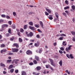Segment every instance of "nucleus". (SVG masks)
Segmentation results:
<instances>
[{
	"label": "nucleus",
	"mask_w": 75,
	"mask_h": 75,
	"mask_svg": "<svg viewBox=\"0 0 75 75\" xmlns=\"http://www.w3.org/2000/svg\"><path fill=\"white\" fill-rule=\"evenodd\" d=\"M70 58H71V59H73V58H74V57L72 56V54H70Z\"/></svg>",
	"instance_id": "obj_28"
},
{
	"label": "nucleus",
	"mask_w": 75,
	"mask_h": 75,
	"mask_svg": "<svg viewBox=\"0 0 75 75\" xmlns=\"http://www.w3.org/2000/svg\"><path fill=\"white\" fill-rule=\"evenodd\" d=\"M8 23L10 25H11V21H9L8 22Z\"/></svg>",
	"instance_id": "obj_36"
},
{
	"label": "nucleus",
	"mask_w": 75,
	"mask_h": 75,
	"mask_svg": "<svg viewBox=\"0 0 75 75\" xmlns=\"http://www.w3.org/2000/svg\"><path fill=\"white\" fill-rule=\"evenodd\" d=\"M60 50H62V51H64V47H62L60 48Z\"/></svg>",
	"instance_id": "obj_50"
},
{
	"label": "nucleus",
	"mask_w": 75,
	"mask_h": 75,
	"mask_svg": "<svg viewBox=\"0 0 75 75\" xmlns=\"http://www.w3.org/2000/svg\"><path fill=\"white\" fill-rule=\"evenodd\" d=\"M59 52L60 54H62L63 52L61 50H59Z\"/></svg>",
	"instance_id": "obj_57"
},
{
	"label": "nucleus",
	"mask_w": 75,
	"mask_h": 75,
	"mask_svg": "<svg viewBox=\"0 0 75 75\" xmlns=\"http://www.w3.org/2000/svg\"><path fill=\"white\" fill-rule=\"evenodd\" d=\"M36 37L38 38H40V36L39 35H38L36 36Z\"/></svg>",
	"instance_id": "obj_49"
},
{
	"label": "nucleus",
	"mask_w": 75,
	"mask_h": 75,
	"mask_svg": "<svg viewBox=\"0 0 75 75\" xmlns=\"http://www.w3.org/2000/svg\"><path fill=\"white\" fill-rule=\"evenodd\" d=\"M6 37H9L10 36V34L9 33H7L6 34Z\"/></svg>",
	"instance_id": "obj_48"
},
{
	"label": "nucleus",
	"mask_w": 75,
	"mask_h": 75,
	"mask_svg": "<svg viewBox=\"0 0 75 75\" xmlns=\"http://www.w3.org/2000/svg\"><path fill=\"white\" fill-rule=\"evenodd\" d=\"M40 24L41 27H42V28H43V23H42V21H40Z\"/></svg>",
	"instance_id": "obj_10"
},
{
	"label": "nucleus",
	"mask_w": 75,
	"mask_h": 75,
	"mask_svg": "<svg viewBox=\"0 0 75 75\" xmlns=\"http://www.w3.org/2000/svg\"><path fill=\"white\" fill-rule=\"evenodd\" d=\"M29 28L32 30H35V28L34 27H32L31 26H29Z\"/></svg>",
	"instance_id": "obj_7"
},
{
	"label": "nucleus",
	"mask_w": 75,
	"mask_h": 75,
	"mask_svg": "<svg viewBox=\"0 0 75 75\" xmlns=\"http://www.w3.org/2000/svg\"><path fill=\"white\" fill-rule=\"evenodd\" d=\"M59 64L61 66L62 65V61L61 60L59 62Z\"/></svg>",
	"instance_id": "obj_16"
},
{
	"label": "nucleus",
	"mask_w": 75,
	"mask_h": 75,
	"mask_svg": "<svg viewBox=\"0 0 75 75\" xmlns=\"http://www.w3.org/2000/svg\"><path fill=\"white\" fill-rule=\"evenodd\" d=\"M23 31H24V30L22 28H21L20 29V32L21 33H23Z\"/></svg>",
	"instance_id": "obj_39"
},
{
	"label": "nucleus",
	"mask_w": 75,
	"mask_h": 75,
	"mask_svg": "<svg viewBox=\"0 0 75 75\" xmlns=\"http://www.w3.org/2000/svg\"><path fill=\"white\" fill-rule=\"evenodd\" d=\"M7 51V50L6 49H3L1 51V53H3V52H5Z\"/></svg>",
	"instance_id": "obj_9"
},
{
	"label": "nucleus",
	"mask_w": 75,
	"mask_h": 75,
	"mask_svg": "<svg viewBox=\"0 0 75 75\" xmlns=\"http://www.w3.org/2000/svg\"><path fill=\"white\" fill-rule=\"evenodd\" d=\"M39 53H40V54H41V52H42V50H39Z\"/></svg>",
	"instance_id": "obj_56"
},
{
	"label": "nucleus",
	"mask_w": 75,
	"mask_h": 75,
	"mask_svg": "<svg viewBox=\"0 0 75 75\" xmlns=\"http://www.w3.org/2000/svg\"><path fill=\"white\" fill-rule=\"evenodd\" d=\"M37 69V70L38 71H40L41 69V68L40 66H38L36 68Z\"/></svg>",
	"instance_id": "obj_8"
},
{
	"label": "nucleus",
	"mask_w": 75,
	"mask_h": 75,
	"mask_svg": "<svg viewBox=\"0 0 75 75\" xmlns=\"http://www.w3.org/2000/svg\"><path fill=\"white\" fill-rule=\"evenodd\" d=\"M72 47V46L70 45L68 47V48L67 47L66 48V51H67V52H69V50H71V47Z\"/></svg>",
	"instance_id": "obj_3"
},
{
	"label": "nucleus",
	"mask_w": 75,
	"mask_h": 75,
	"mask_svg": "<svg viewBox=\"0 0 75 75\" xmlns=\"http://www.w3.org/2000/svg\"><path fill=\"white\" fill-rule=\"evenodd\" d=\"M5 47V45L4 44H2L1 45V48H4Z\"/></svg>",
	"instance_id": "obj_23"
},
{
	"label": "nucleus",
	"mask_w": 75,
	"mask_h": 75,
	"mask_svg": "<svg viewBox=\"0 0 75 75\" xmlns=\"http://www.w3.org/2000/svg\"><path fill=\"white\" fill-rule=\"evenodd\" d=\"M72 40L73 41H75V38H73Z\"/></svg>",
	"instance_id": "obj_62"
},
{
	"label": "nucleus",
	"mask_w": 75,
	"mask_h": 75,
	"mask_svg": "<svg viewBox=\"0 0 75 75\" xmlns=\"http://www.w3.org/2000/svg\"><path fill=\"white\" fill-rule=\"evenodd\" d=\"M60 36L61 37H62V36H63V37H65L66 36V35L64 33H63L60 34Z\"/></svg>",
	"instance_id": "obj_17"
},
{
	"label": "nucleus",
	"mask_w": 75,
	"mask_h": 75,
	"mask_svg": "<svg viewBox=\"0 0 75 75\" xmlns=\"http://www.w3.org/2000/svg\"><path fill=\"white\" fill-rule=\"evenodd\" d=\"M2 22H3V20L2 19H1L0 20V23H2Z\"/></svg>",
	"instance_id": "obj_64"
},
{
	"label": "nucleus",
	"mask_w": 75,
	"mask_h": 75,
	"mask_svg": "<svg viewBox=\"0 0 75 75\" xmlns=\"http://www.w3.org/2000/svg\"><path fill=\"white\" fill-rule=\"evenodd\" d=\"M12 28H13V29H15V28H16V26L14 25H13Z\"/></svg>",
	"instance_id": "obj_46"
},
{
	"label": "nucleus",
	"mask_w": 75,
	"mask_h": 75,
	"mask_svg": "<svg viewBox=\"0 0 75 75\" xmlns=\"http://www.w3.org/2000/svg\"><path fill=\"white\" fill-rule=\"evenodd\" d=\"M22 75H26V72H25L24 71H22Z\"/></svg>",
	"instance_id": "obj_11"
},
{
	"label": "nucleus",
	"mask_w": 75,
	"mask_h": 75,
	"mask_svg": "<svg viewBox=\"0 0 75 75\" xmlns=\"http://www.w3.org/2000/svg\"><path fill=\"white\" fill-rule=\"evenodd\" d=\"M45 66L46 68H48V67H49V66L48 65H46Z\"/></svg>",
	"instance_id": "obj_63"
},
{
	"label": "nucleus",
	"mask_w": 75,
	"mask_h": 75,
	"mask_svg": "<svg viewBox=\"0 0 75 75\" xmlns=\"http://www.w3.org/2000/svg\"><path fill=\"white\" fill-rule=\"evenodd\" d=\"M27 25H24V29L25 30V29H26V28H27Z\"/></svg>",
	"instance_id": "obj_40"
},
{
	"label": "nucleus",
	"mask_w": 75,
	"mask_h": 75,
	"mask_svg": "<svg viewBox=\"0 0 75 75\" xmlns=\"http://www.w3.org/2000/svg\"><path fill=\"white\" fill-rule=\"evenodd\" d=\"M15 72L16 74H17L18 72V69L16 70H15Z\"/></svg>",
	"instance_id": "obj_35"
},
{
	"label": "nucleus",
	"mask_w": 75,
	"mask_h": 75,
	"mask_svg": "<svg viewBox=\"0 0 75 75\" xmlns=\"http://www.w3.org/2000/svg\"><path fill=\"white\" fill-rule=\"evenodd\" d=\"M8 55H13V54H14L13 53H12L10 52V53H8Z\"/></svg>",
	"instance_id": "obj_51"
},
{
	"label": "nucleus",
	"mask_w": 75,
	"mask_h": 75,
	"mask_svg": "<svg viewBox=\"0 0 75 75\" xmlns=\"http://www.w3.org/2000/svg\"><path fill=\"white\" fill-rule=\"evenodd\" d=\"M29 24L30 25H33V23L32 22H30L29 23Z\"/></svg>",
	"instance_id": "obj_22"
},
{
	"label": "nucleus",
	"mask_w": 75,
	"mask_h": 75,
	"mask_svg": "<svg viewBox=\"0 0 75 75\" xmlns=\"http://www.w3.org/2000/svg\"><path fill=\"white\" fill-rule=\"evenodd\" d=\"M11 29H9L8 30V32L9 33H11Z\"/></svg>",
	"instance_id": "obj_59"
},
{
	"label": "nucleus",
	"mask_w": 75,
	"mask_h": 75,
	"mask_svg": "<svg viewBox=\"0 0 75 75\" xmlns=\"http://www.w3.org/2000/svg\"><path fill=\"white\" fill-rule=\"evenodd\" d=\"M54 45V47L56 46V45H57V42H55L53 43Z\"/></svg>",
	"instance_id": "obj_55"
},
{
	"label": "nucleus",
	"mask_w": 75,
	"mask_h": 75,
	"mask_svg": "<svg viewBox=\"0 0 75 75\" xmlns=\"http://www.w3.org/2000/svg\"><path fill=\"white\" fill-rule=\"evenodd\" d=\"M46 10H47V12H48L49 13H51V11L50 10L46 8Z\"/></svg>",
	"instance_id": "obj_13"
},
{
	"label": "nucleus",
	"mask_w": 75,
	"mask_h": 75,
	"mask_svg": "<svg viewBox=\"0 0 75 75\" xmlns=\"http://www.w3.org/2000/svg\"><path fill=\"white\" fill-rule=\"evenodd\" d=\"M65 4H67V5H68V1L67 0H66L65 1Z\"/></svg>",
	"instance_id": "obj_41"
},
{
	"label": "nucleus",
	"mask_w": 75,
	"mask_h": 75,
	"mask_svg": "<svg viewBox=\"0 0 75 75\" xmlns=\"http://www.w3.org/2000/svg\"><path fill=\"white\" fill-rule=\"evenodd\" d=\"M49 16H50V17H49V19H50V20H52L53 19V18H52V15H49Z\"/></svg>",
	"instance_id": "obj_20"
},
{
	"label": "nucleus",
	"mask_w": 75,
	"mask_h": 75,
	"mask_svg": "<svg viewBox=\"0 0 75 75\" xmlns=\"http://www.w3.org/2000/svg\"><path fill=\"white\" fill-rule=\"evenodd\" d=\"M63 16H64L65 17H67V14L65 13H63Z\"/></svg>",
	"instance_id": "obj_42"
},
{
	"label": "nucleus",
	"mask_w": 75,
	"mask_h": 75,
	"mask_svg": "<svg viewBox=\"0 0 75 75\" xmlns=\"http://www.w3.org/2000/svg\"><path fill=\"white\" fill-rule=\"evenodd\" d=\"M26 53L27 55H32L33 54V52L30 50H28L26 52Z\"/></svg>",
	"instance_id": "obj_1"
},
{
	"label": "nucleus",
	"mask_w": 75,
	"mask_h": 75,
	"mask_svg": "<svg viewBox=\"0 0 75 75\" xmlns=\"http://www.w3.org/2000/svg\"><path fill=\"white\" fill-rule=\"evenodd\" d=\"M33 64H34V63L33 62H31L29 63L30 65H33Z\"/></svg>",
	"instance_id": "obj_54"
},
{
	"label": "nucleus",
	"mask_w": 75,
	"mask_h": 75,
	"mask_svg": "<svg viewBox=\"0 0 75 75\" xmlns=\"http://www.w3.org/2000/svg\"><path fill=\"white\" fill-rule=\"evenodd\" d=\"M0 64H1V67H6V66L5 65V64H3L2 63H1Z\"/></svg>",
	"instance_id": "obj_14"
},
{
	"label": "nucleus",
	"mask_w": 75,
	"mask_h": 75,
	"mask_svg": "<svg viewBox=\"0 0 75 75\" xmlns=\"http://www.w3.org/2000/svg\"><path fill=\"white\" fill-rule=\"evenodd\" d=\"M69 8V6H67L64 8V10H67V9H68Z\"/></svg>",
	"instance_id": "obj_30"
},
{
	"label": "nucleus",
	"mask_w": 75,
	"mask_h": 75,
	"mask_svg": "<svg viewBox=\"0 0 75 75\" xmlns=\"http://www.w3.org/2000/svg\"><path fill=\"white\" fill-rule=\"evenodd\" d=\"M35 58L36 59V60H37V61H39V57H38L37 56H35Z\"/></svg>",
	"instance_id": "obj_12"
},
{
	"label": "nucleus",
	"mask_w": 75,
	"mask_h": 75,
	"mask_svg": "<svg viewBox=\"0 0 75 75\" xmlns=\"http://www.w3.org/2000/svg\"><path fill=\"white\" fill-rule=\"evenodd\" d=\"M10 72H11V73H13V72H14V69H12L11 70H10Z\"/></svg>",
	"instance_id": "obj_31"
},
{
	"label": "nucleus",
	"mask_w": 75,
	"mask_h": 75,
	"mask_svg": "<svg viewBox=\"0 0 75 75\" xmlns=\"http://www.w3.org/2000/svg\"><path fill=\"white\" fill-rule=\"evenodd\" d=\"M71 8L73 10H75V6L73 5V6H71Z\"/></svg>",
	"instance_id": "obj_19"
},
{
	"label": "nucleus",
	"mask_w": 75,
	"mask_h": 75,
	"mask_svg": "<svg viewBox=\"0 0 75 75\" xmlns=\"http://www.w3.org/2000/svg\"><path fill=\"white\" fill-rule=\"evenodd\" d=\"M62 44L63 45H67V44L65 43V42L64 41L63 42Z\"/></svg>",
	"instance_id": "obj_38"
},
{
	"label": "nucleus",
	"mask_w": 75,
	"mask_h": 75,
	"mask_svg": "<svg viewBox=\"0 0 75 75\" xmlns=\"http://www.w3.org/2000/svg\"><path fill=\"white\" fill-rule=\"evenodd\" d=\"M13 15L14 16H16V13L15 12H13Z\"/></svg>",
	"instance_id": "obj_37"
},
{
	"label": "nucleus",
	"mask_w": 75,
	"mask_h": 75,
	"mask_svg": "<svg viewBox=\"0 0 75 75\" xmlns=\"http://www.w3.org/2000/svg\"><path fill=\"white\" fill-rule=\"evenodd\" d=\"M35 27H36V28H39V27H40V25H39V24H35Z\"/></svg>",
	"instance_id": "obj_25"
},
{
	"label": "nucleus",
	"mask_w": 75,
	"mask_h": 75,
	"mask_svg": "<svg viewBox=\"0 0 75 75\" xmlns=\"http://www.w3.org/2000/svg\"><path fill=\"white\" fill-rule=\"evenodd\" d=\"M13 47H16V48H18L19 47V45H18L17 43H14L13 44Z\"/></svg>",
	"instance_id": "obj_6"
},
{
	"label": "nucleus",
	"mask_w": 75,
	"mask_h": 75,
	"mask_svg": "<svg viewBox=\"0 0 75 75\" xmlns=\"http://www.w3.org/2000/svg\"><path fill=\"white\" fill-rule=\"evenodd\" d=\"M6 18L7 19H9V18H10L8 15L6 16Z\"/></svg>",
	"instance_id": "obj_43"
},
{
	"label": "nucleus",
	"mask_w": 75,
	"mask_h": 75,
	"mask_svg": "<svg viewBox=\"0 0 75 75\" xmlns=\"http://www.w3.org/2000/svg\"><path fill=\"white\" fill-rule=\"evenodd\" d=\"M66 56L67 58H70V55H69V54H67Z\"/></svg>",
	"instance_id": "obj_34"
},
{
	"label": "nucleus",
	"mask_w": 75,
	"mask_h": 75,
	"mask_svg": "<svg viewBox=\"0 0 75 75\" xmlns=\"http://www.w3.org/2000/svg\"><path fill=\"white\" fill-rule=\"evenodd\" d=\"M18 61H19V59H18L15 60V64H17Z\"/></svg>",
	"instance_id": "obj_26"
},
{
	"label": "nucleus",
	"mask_w": 75,
	"mask_h": 75,
	"mask_svg": "<svg viewBox=\"0 0 75 75\" xmlns=\"http://www.w3.org/2000/svg\"><path fill=\"white\" fill-rule=\"evenodd\" d=\"M55 16L57 18L54 19V21H56V20H57L58 19V14L57 13H56Z\"/></svg>",
	"instance_id": "obj_5"
},
{
	"label": "nucleus",
	"mask_w": 75,
	"mask_h": 75,
	"mask_svg": "<svg viewBox=\"0 0 75 75\" xmlns=\"http://www.w3.org/2000/svg\"><path fill=\"white\" fill-rule=\"evenodd\" d=\"M65 72H66V73H67L68 75H70V72L68 71V70H66Z\"/></svg>",
	"instance_id": "obj_21"
},
{
	"label": "nucleus",
	"mask_w": 75,
	"mask_h": 75,
	"mask_svg": "<svg viewBox=\"0 0 75 75\" xmlns=\"http://www.w3.org/2000/svg\"><path fill=\"white\" fill-rule=\"evenodd\" d=\"M59 40H63V38L62 37L59 38Z\"/></svg>",
	"instance_id": "obj_58"
},
{
	"label": "nucleus",
	"mask_w": 75,
	"mask_h": 75,
	"mask_svg": "<svg viewBox=\"0 0 75 75\" xmlns=\"http://www.w3.org/2000/svg\"><path fill=\"white\" fill-rule=\"evenodd\" d=\"M65 13H67V15H69V12H68V11H65Z\"/></svg>",
	"instance_id": "obj_45"
},
{
	"label": "nucleus",
	"mask_w": 75,
	"mask_h": 75,
	"mask_svg": "<svg viewBox=\"0 0 75 75\" xmlns=\"http://www.w3.org/2000/svg\"><path fill=\"white\" fill-rule=\"evenodd\" d=\"M72 21H73V22H74V23H75V18H72Z\"/></svg>",
	"instance_id": "obj_47"
},
{
	"label": "nucleus",
	"mask_w": 75,
	"mask_h": 75,
	"mask_svg": "<svg viewBox=\"0 0 75 75\" xmlns=\"http://www.w3.org/2000/svg\"><path fill=\"white\" fill-rule=\"evenodd\" d=\"M13 68V65H11L9 67V69H11V68Z\"/></svg>",
	"instance_id": "obj_24"
},
{
	"label": "nucleus",
	"mask_w": 75,
	"mask_h": 75,
	"mask_svg": "<svg viewBox=\"0 0 75 75\" xmlns=\"http://www.w3.org/2000/svg\"><path fill=\"white\" fill-rule=\"evenodd\" d=\"M19 40L20 42H23V40L21 39V38H19Z\"/></svg>",
	"instance_id": "obj_27"
},
{
	"label": "nucleus",
	"mask_w": 75,
	"mask_h": 75,
	"mask_svg": "<svg viewBox=\"0 0 75 75\" xmlns=\"http://www.w3.org/2000/svg\"><path fill=\"white\" fill-rule=\"evenodd\" d=\"M49 61H50V62L51 63V65H52L54 67H55V64H54V61H53V60H52V59H49Z\"/></svg>",
	"instance_id": "obj_2"
},
{
	"label": "nucleus",
	"mask_w": 75,
	"mask_h": 75,
	"mask_svg": "<svg viewBox=\"0 0 75 75\" xmlns=\"http://www.w3.org/2000/svg\"><path fill=\"white\" fill-rule=\"evenodd\" d=\"M11 38L10 39V40L11 41H13L14 40V38Z\"/></svg>",
	"instance_id": "obj_61"
},
{
	"label": "nucleus",
	"mask_w": 75,
	"mask_h": 75,
	"mask_svg": "<svg viewBox=\"0 0 75 75\" xmlns=\"http://www.w3.org/2000/svg\"><path fill=\"white\" fill-rule=\"evenodd\" d=\"M17 34H18V35L20 36V32H18Z\"/></svg>",
	"instance_id": "obj_60"
},
{
	"label": "nucleus",
	"mask_w": 75,
	"mask_h": 75,
	"mask_svg": "<svg viewBox=\"0 0 75 75\" xmlns=\"http://www.w3.org/2000/svg\"><path fill=\"white\" fill-rule=\"evenodd\" d=\"M1 17H3V18H5V17H6V15L4 14H3L1 15Z\"/></svg>",
	"instance_id": "obj_33"
},
{
	"label": "nucleus",
	"mask_w": 75,
	"mask_h": 75,
	"mask_svg": "<svg viewBox=\"0 0 75 75\" xmlns=\"http://www.w3.org/2000/svg\"><path fill=\"white\" fill-rule=\"evenodd\" d=\"M45 14H46V16H48L49 15V13L46 11L45 12Z\"/></svg>",
	"instance_id": "obj_44"
},
{
	"label": "nucleus",
	"mask_w": 75,
	"mask_h": 75,
	"mask_svg": "<svg viewBox=\"0 0 75 75\" xmlns=\"http://www.w3.org/2000/svg\"><path fill=\"white\" fill-rule=\"evenodd\" d=\"M38 32H39L40 33H42V31H41V30H40V29H38Z\"/></svg>",
	"instance_id": "obj_53"
},
{
	"label": "nucleus",
	"mask_w": 75,
	"mask_h": 75,
	"mask_svg": "<svg viewBox=\"0 0 75 75\" xmlns=\"http://www.w3.org/2000/svg\"><path fill=\"white\" fill-rule=\"evenodd\" d=\"M29 34H30V37H32L33 36V35H34V34H33V33L31 32H30V33Z\"/></svg>",
	"instance_id": "obj_18"
},
{
	"label": "nucleus",
	"mask_w": 75,
	"mask_h": 75,
	"mask_svg": "<svg viewBox=\"0 0 75 75\" xmlns=\"http://www.w3.org/2000/svg\"><path fill=\"white\" fill-rule=\"evenodd\" d=\"M35 47H38L39 46V45H37V43H35Z\"/></svg>",
	"instance_id": "obj_52"
},
{
	"label": "nucleus",
	"mask_w": 75,
	"mask_h": 75,
	"mask_svg": "<svg viewBox=\"0 0 75 75\" xmlns=\"http://www.w3.org/2000/svg\"><path fill=\"white\" fill-rule=\"evenodd\" d=\"M33 63L34 64H37V61H36V60H34L33 61Z\"/></svg>",
	"instance_id": "obj_29"
},
{
	"label": "nucleus",
	"mask_w": 75,
	"mask_h": 75,
	"mask_svg": "<svg viewBox=\"0 0 75 75\" xmlns=\"http://www.w3.org/2000/svg\"><path fill=\"white\" fill-rule=\"evenodd\" d=\"M12 51L13 52H17L18 51V49H12Z\"/></svg>",
	"instance_id": "obj_4"
},
{
	"label": "nucleus",
	"mask_w": 75,
	"mask_h": 75,
	"mask_svg": "<svg viewBox=\"0 0 75 75\" xmlns=\"http://www.w3.org/2000/svg\"><path fill=\"white\" fill-rule=\"evenodd\" d=\"M72 35H75V32L74 31H71V32Z\"/></svg>",
	"instance_id": "obj_15"
},
{
	"label": "nucleus",
	"mask_w": 75,
	"mask_h": 75,
	"mask_svg": "<svg viewBox=\"0 0 75 75\" xmlns=\"http://www.w3.org/2000/svg\"><path fill=\"white\" fill-rule=\"evenodd\" d=\"M12 60H8L7 61V63H10V62H11L12 61Z\"/></svg>",
	"instance_id": "obj_32"
}]
</instances>
